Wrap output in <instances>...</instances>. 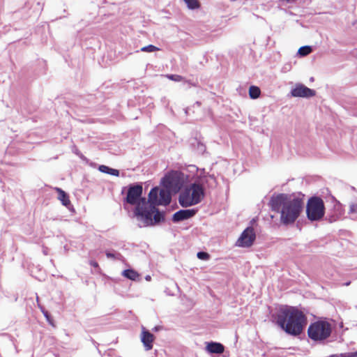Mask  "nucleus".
Here are the masks:
<instances>
[{
    "mask_svg": "<svg viewBox=\"0 0 357 357\" xmlns=\"http://www.w3.org/2000/svg\"><path fill=\"white\" fill-rule=\"evenodd\" d=\"M143 188L141 185H130L128 190L126 202L130 205H136L134 213L142 221L144 227L153 226L165 220V215L153 206L149 199L142 197Z\"/></svg>",
    "mask_w": 357,
    "mask_h": 357,
    "instance_id": "nucleus-1",
    "label": "nucleus"
},
{
    "mask_svg": "<svg viewBox=\"0 0 357 357\" xmlns=\"http://www.w3.org/2000/svg\"><path fill=\"white\" fill-rule=\"evenodd\" d=\"M303 195L280 193L271 197L269 206L280 213V222L288 225L295 222L304 208Z\"/></svg>",
    "mask_w": 357,
    "mask_h": 357,
    "instance_id": "nucleus-2",
    "label": "nucleus"
},
{
    "mask_svg": "<svg viewBox=\"0 0 357 357\" xmlns=\"http://www.w3.org/2000/svg\"><path fill=\"white\" fill-rule=\"evenodd\" d=\"M275 319L281 329L287 334L295 337L303 332L307 323L306 314L297 307L290 305L280 307Z\"/></svg>",
    "mask_w": 357,
    "mask_h": 357,
    "instance_id": "nucleus-3",
    "label": "nucleus"
},
{
    "mask_svg": "<svg viewBox=\"0 0 357 357\" xmlns=\"http://www.w3.org/2000/svg\"><path fill=\"white\" fill-rule=\"evenodd\" d=\"M332 333V326L327 321L319 320L310 324L307 335L314 342H321L328 339Z\"/></svg>",
    "mask_w": 357,
    "mask_h": 357,
    "instance_id": "nucleus-4",
    "label": "nucleus"
},
{
    "mask_svg": "<svg viewBox=\"0 0 357 357\" xmlns=\"http://www.w3.org/2000/svg\"><path fill=\"white\" fill-rule=\"evenodd\" d=\"M204 196L202 185L193 183L180 194L178 201L183 207H188L199 203Z\"/></svg>",
    "mask_w": 357,
    "mask_h": 357,
    "instance_id": "nucleus-5",
    "label": "nucleus"
},
{
    "mask_svg": "<svg viewBox=\"0 0 357 357\" xmlns=\"http://www.w3.org/2000/svg\"><path fill=\"white\" fill-rule=\"evenodd\" d=\"M306 213L307 218L311 221L321 220L325 214V206L324 201L319 197H312L309 199Z\"/></svg>",
    "mask_w": 357,
    "mask_h": 357,
    "instance_id": "nucleus-6",
    "label": "nucleus"
},
{
    "mask_svg": "<svg viewBox=\"0 0 357 357\" xmlns=\"http://www.w3.org/2000/svg\"><path fill=\"white\" fill-rule=\"evenodd\" d=\"M171 190L167 188L159 189L155 187L151 190L149 194V202L151 206L156 208L159 205H168L171 202Z\"/></svg>",
    "mask_w": 357,
    "mask_h": 357,
    "instance_id": "nucleus-7",
    "label": "nucleus"
},
{
    "mask_svg": "<svg viewBox=\"0 0 357 357\" xmlns=\"http://www.w3.org/2000/svg\"><path fill=\"white\" fill-rule=\"evenodd\" d=\"M162 183L164 188L176 193L183 186V179L181 173L176 171L167 174L163 178Z\"/></svg>",
    "mask_w": 357,
    "mask_h": 357,
    "instance_id": "nucleus-8",
    "label": "nucleus"
},
{
    "mask_svg": "<svg viewBox=\"0 0 357 357\" xmlns=\"http://www.w3.org/2000/svg\"><path fill=\"white\" fill-rule=\"evenodd\" d=\"M256 238L255 229L252 227H247L236 241V245L242 248L250 247Z\"/></svg>",
    "mask_w": 357,
    "mask_h": 357,
    "instance_id": "nucleus-9",
    "label": "nucleus"
},
{
    "mask_svg": "<svg viewBox=\"0 0 357 357\" xmlns=\"http://www.w3.org/2000/svg\"><path fill=\"white\" fill-rule=\"evenodd\" d=\"M291 93L294 97L303 98L312 97L314 96L316 94L315 91L303 84L296 85V87L291 90Z\"/></svg>",
    "mask_w": 357,
    "mask_h": 357,
    "instance_id": "nucleus-10",
    "label": "nucleus"
},
{
    "mask_svg": "<svg viewBox=\"0 0 357 357\" xmlns=\"http://www.w3.org/2000/svg\"><path fill=\"white\" fill-rule=\"evenodd\" d=\"M140 338L146 351H149L153 349V344L155 340V336L153 334L147 331L144 327H142V328Z\"/></svg>",
    "mask_w": 357,
    "mask_h": 357,
    "instance_id": "nucleus-11",
    "label": "nucleus"
},
{
    "mask_svg": "<svg viewBox=\"0 0 357 357\" xmlns=\"http://www.w3.org/2000/svg\"><path fill=\"white\" fill-rule=\"evenodd\" d=\"M197 213L195 209L180 210L175 213L172 220L174 222H179L193 217Z\"/></svg>",
    "mask_w": 357,
    "mask_h": 357,
    "instance_id": "nucleus-12",
    "label": "nucleus"
},
{
    "mask_svg": "<svg viewBox=\"0 0 357 357\" xmlns=\"http://www.w3.org/2000/svg\"><path fill=\"white\" fill-rule=\"evenodd\" d=\"M206 350L211 354H220L225 351V347L219 342H208L206 347Z\"/></svg>",
    "mask_w": 357,
    "mask_h": 357,
    "instance_id": "nucleus-13",
    "label": "nucleus"
},
{
    "mask_svg": "<svg viewBox=\"0 0 357 357\" xmlns=\"http://www.w3.org/2000/svg\"><path fill=\"white\" fill-rule=\"evenodd\" d=\"M54 190L58 193V199L61 201L62 204L65 206H68L70 204V200L68 195L59 188H54Z\"/></svg>",
    "mask_w": 357,
    "mask_h": 357,
    "instance_id": "nucleus-14",
    "label": "nucleus"
},
{
    "mask_svg": "<svg viewBox=\"0 0 357 357\" xmlns=\"http://www.w3.org/2000/svg\"><path fill=\"white\" fill-rule=\"evenodd\" d=\"M123 275L132 280H136L139 277L138 273L132 269H127L123 271Z\"/></svg>",
    "mask_w": 357,
    "mask_h": 357,
    "instance_id": "nucleus-15",
    "label": "nucleus"
},
{
    "mask_svg": "<svg viewBox=\"0 0 357 357\" xmlns=\"http://www.w3.org/2000/svg\"><path fill=\"white\" fill-rule=\"evenodd\" d=\"M261 91L258 86H251L249 88V96L252 99H256L260 96Z\"/></svg>",
    "mask_w": 357,
    "mask_h": 357,
    "instance_id": "nucleus-16",
    "label": "nucleus"
},
{
    "mask_svg": "<svg viewBox=\"0 0 357 357\" xmlns=\"http://www.w3.org/2000/svg\"><path fill=\"white\" fill-rule=\"evenodd\" d=\"M312 52V49L310 46H303L298 49V53L301 56H305L310 54Z\"/></svg>",
    "mask_w": 357,
    "mask_h": 357,
    "instance_id": "nucleus-17",
    "label": "nucleus"
},
{
    "mask_svg": "<svg viewBox=\"0 0 357 357\" xmlns=\"http://www.w3.org/2000/svg\"><path fill=\"white\" fill-rule=\"evenodd\" d=\"M188 7L190 8V9H196V8H199L200 6V4H199V2L198 1V0H183Z\"/></svg>",
    "mask_w": 357,
    "mask_h": 357,
    "instance_id": "nucleus-18",
    "label": "nucleus"
},
{
    "mask_svg": "<svg viewBox=\"0 0 357 357\" xmlns=\"http://www.w3.org/2000/svg\"><path fill=\"white\" fill-rule=\"evenodd\" d=\"M160 49L155 45H149L147 46L143 47L141 48L142 52H152L155 51H159Z\"/></svg>",
    "mask_w": 357,
    "mask_h": 357,
    "instance_id": "nucleus-19",
    "label": "nucleus"
},
{
    "mask_svg": "<svg viewBox=\"0 0 357 357\" xmlns=\"http://www.w3.org/2000/svg\"><path fill=\"white\" fill-rule=\"evenodd\" d=\"M166 77L172 81L174 82H181L185 79V78L179 75H167Z\"/></svg>",
    "mask_w": 357,
    "mask_h": 357,
    "instance_id": "nucleus-20",
    "label": "nucleus"
},
{
    "mask_svg": "<svg viewBox=\"0 0 357 357\" xmlns=\"http://www.w3.org/2000/svg\"><path fill=\"white\" fill-rule=\"evenodd\" d=\"M43 313L44 314V316L45 317L47 322L53 327L55 326V324H54V319L52 318V317L50 316V314H49V312L46 310H43Z\"/></svg>",
    "mask_w": 357,
    "mask_h": 357,
    "instance_id": "nucleus-21",
    "label": "nucleus"
},
{
    "mask_svg": "<svg viewBox=\"0 0 357 357\" xmlns=\"http://www.w3.org/2000/svg\"><path fill=\"white\" fill-rule=\"evenodd\" d=\"M197 256L199 259H202V260H207L210 257V255L207 252H199L197 253Z\"/></svg>",
    "mask_w": 357,
    "mask_h": 357,
    "instance_id": "nucleus-22",
    "label": "nucleus"
},
{
    "mask_svg": "<svg viewBox=\"0 0 357 357\" xmlns=\"http://www.w3.org/2000/svg\"><path fill=\"white\" fill-rule=\"evenodd\" d=\"M98 169L103 173L109 174V167L106 165H100Z\"/></svg>",
    "mask_w": 357,
    "mask_h": 357,
    "instance_id": "nucleus-23",
    "label": "nucleus"
},
{
    "mask_svg": "<svg viewBox=\"0 0 357 357\" xmlns=\"http://www.w3.org/2000/svg\"><path fill=\"white\" fill-rule=\"evenodd\" d=\"M112 176H119V171L116 169H112L109 167V174Z\"/></svg>",
    "mask_w": 357,
    "mask_h": 357,
    "instance_id": "nucleus-24",
    "label": "nucleus"
},
{
    "mask_svg": "<svg viewBox=\"0 0 357 357\" xmlns=\"http://www.w3.org/2000/svg\"><path fill=\"white\" fill-rule=\"evenodd\" d=\"M350 212L351 213H357V203L353 204L350 206Z\"/></svg>",
    "mask_w": 357,
    "mask_h": 357,
    "instance_id": "nucleus-25",
    "label": "nucleus"
},
{
    "mask_svg": "<svg viewBox=\"0 0 357 357\" xmlns=\"http://www.w3.org/2000/svg\"><path fill=\"white\" fill-rule=\"evenodd\" d=\"M106 256H107V258L116 259V257L114 254H112V253H110V252H106Z\"/></svg>",
    "mask_w": 357,
    "mask_h": 357,
    "instance_id": "nucleus-26",
    "label": "nucleus"
},
{
    "mask_svg": "<svg viewBox=\"0 0 357 357\" xmlns=\"http://www.w3.org/2000/svg\"><path fill=\"white\" fill-rule=\"evenodd\" d=\"M90 264L95 268H98L99 266L98 262L96 261H91Z\"/></svg>",
    "mask_w": 357,
    "mask_h": 357,
    "instance_id": "nucleus-27",
    "label": "nucleus"
},
{
    "mask_svg": "<svg viewBox=\"0 0 357 357\" xmlns=\"http://www.w3.org/2000/svg\"><path fill=\"white\" fill-rule=\"evenodd\" d=\"M356 356H357V351L349 354V356L348 357H356Z\"/></svg>",
    "mask_w": 357,
    "mask_h": 357,
    "instance_id": "nucleus-28",
    "label": "nucleus"
},
{
    "mask_svg": "<svg viewBox=\"0 0 357 357\" xmlns=\"http://www.w3.org/2000/svg\"><path fill=\"white\" fill-rule=\"evenodd\" d=\"M196 103H197V105H201V102H197Z\"/></svg>",
    "mask_w": 357,
    "mask_h": 357,
    "instance_id": "nucleus-29",
    "label": "nucleus"
},
{
    "mask_svg": "<svg viewBox=\"0 0 357 357\" xmlns=\"http://www.w3.org/2000/svg\"><path fill=\"white\" fill-rule=\"evenodd\" d=\"M345 355L346 354H342V357H346Z\"/></svg>",
    "mask_w": 357,
    "mask_h": 357,
    "instance_id": "nucleus-30",
    "label": "nucleus"
}]
</instances>
